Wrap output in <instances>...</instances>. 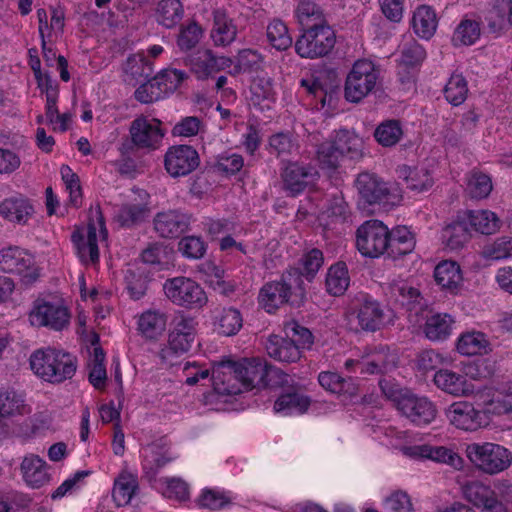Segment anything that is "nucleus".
<instances>
[{
    "label": "nucleus",
    "mask_w": 512,
    "mask_h": 512,
    "mask_svg": "<svg viewBox=\"0 0 512 512\" xmlns=\"http://www.w3.org/2000/svg\"><path fill=\"white\" fill-rule=\"evenodd\" d=\"M449 423L458 429L476 431L488 424L487 410L469 401L453 402L445 409Z\"/></svg>",
    "instance_id": "obj_10"
},
{
    "label": "nucleus",
    "mask_w": 512,
    "mask_h": 512,
    "mask_svg": "<svg viewBox=\"0 0 512 512\" xmlns=\"http://www.w3.org/2000/svg\"><path fill=\"white\" fill-rule=\"evenodd\" d=\"M389 229L379 220L364 222L356 232V246L366 257L376 258L387 253Z\"/></svg>",
    "instance_id": "obj_9"
},
{
    "label": "nucleus",
    "mask_w": 512,
    "mask_h": 512,
    "mask_svg": "<svg viewBox=\"0 0 512 512\" xmlns=\"http://www.w3.org/2000/svg\"><path fill=\"white\" fill-rule=\"evenodd\" d=\"M426 58V51L415 39L405 41L400 48L399 68L416 69Z\"/></svg>",
    "instance_id": "obj_46"
},
{
    "label": "nucleus",
    "mask_w": 512,
    "mask_h": 512,
    "mask_svg": "<svg viewBox=\"0 0 512 512\" xmlns=\"http://www.w3.org/2000/svg\"><path fill=\"white\" fill-rule=\"evenodd\" d=\"M355 187L359 195V204L363 208L385 204L389 200L390 190L387 183L374 173L358 174Z\"/></svg>",
    "instance_id": "obj_13"
},
{
    "label": "nucleus",
    "mask_w": 512,
    "mask_h": 512,
    "mask_svg": "<svg viewBox=\"0 0 512 512\" xmlns=\"http://www.w3.org/2000/svg\"><path fill=\"white\" fill-rule=\"evenodd\" d=\"M163 289L172 303L188 309H200L208 301L203 288L188 277L178 276L167 279Z\"/></svg>",
    "instance_id": "obj_7"
},
{
    "label": "nucleus",
    "mask_w": 512,
    "mask_h": 512,
    "mask_svg": "<svg viewBox=\"0 0 512 512\" xmlns=\"http://www.w3.org/2000/svg\"><path fill=\"white\" fill-rule=\"evenodd\" d=\"M433 381L439 389L453 396H466L473 392V386L465 375L449 369L438 370Z\"/></svg>",
    "instance_id": "obj_24"
},
{
    "label": "nucleus",
    "mask_w": 512,
    "mask_h": 512,
    "mask_svg": "<svg viewBox=\"0 0 512 512\" xmlns=\"http://www.w3.org/2000/svg\"><path fill=\"white\" fill-rule=\"evenodd\" d=\"M454 319L447 313H435L426 317L424 334L431 341H444L452 333Z\"/></svg>",
    "instance_id": "obj_33"
},
{
    "label": "nucleus",
    "mask_w": 512,
    "mask_h": 512,
    "mask_svg": "<svg viewBox=\"0 0 512 512\" xmlns=\"http://www.w3.org/2000/svg\"><path fill=\"white\" fill-rule=\"evenodd\" d=\"M29 319L34 326H45L60 331L69 324L70 314L63 305L36 301L29 314Z\"/></svg>",
    "instance_id": "obj_14"
},
{
    "label": "nucleus",
    "mask_w": 512,
    "mask_h": 512,
    "mask_svg": "<svg viewBox=\"0 0 512 512\" xmlns=\"http://www.w3.org/2000/svg\"><path fill=\"white\" fill-rule=\"evenodd\" d=\"M457 351L463 355H481L491 351L490 344L481 332H470L460 336L456 345Z\"/></svg>",
    "instance_id": "obj_45"
},
{
    "label": "nucleus",
    "mask_w": 512,
    "mask_h": 512,
    "mask_svg": "<svg viewBox=\"0 0 512 512\" xmlns=\"http://www.w3.org/2000/svg\"><path fill=\"white\" fill-rule=\"evenodd\" d=\"M149 213L146 204H124L117 212L116 218L122 227H132L145 220Z\"/></svg>",
    "instance_id": "obj_55"
},
{
    "label": "nucleus",
    "mask_w": 512,
    "mask_h": 512,
    "mask_svg": "<svg viewBox=\"0 0 512 512\" xmlns=\"http://www.w3.org/2000/svg\"><path fill=\"white\" fill-rule=\"evenodd\" d=\"M284 332L290 340H293L301 353L304 349H311L314 343L312 332L297 321L287 322L284 326Z\"/></svg>",
    "instance_id": "obj_58"
},
{
    "label": "nucleus",
    "mask_w": 512,
    "mask_h": 512,
    "mask_svg": "<svg viewBox=\"0 0 512 512\" xmlns=\"http://www.w3.org/2000/svg\"><path fill=\"white\" fill-rule=\"evenodd\" d=\"M492 188V180L487 174L479 171L472 172L467 183V192L471 198L485 199L491 193Z\"/></svg>",
    "instance_id": "obj_60"
},
{
    "label": "nucleus",
    "mask_w": 512,
    "mask_h": 512,
    "mask_svg": "<svg viewBox=\"0 0 512 512\" xmlns=\"http://www.w3.org/2000/svg\"><path fill=\"white\" fill-rule=\"evenodd\" d=\"M267 39L275 49L284 51L293 44V39L285 23L279 19L271 21L267 26Z\"/></svg>",
    "instance_id": "obj_54"
},
{
    "label": "nucleus",
    "mask_w": 512,
    "mask_h": 512,
    "mask_svg": "<svg viewBox=\"0 0 512 512\" xmlns=\"http://www.w3.org/2000/svg\"><path fill=\"white\" fill-rule=\"evenodd\" d=\"M300 84L309 94L319 98L323 107L327 99L330 102L334 93L339 89V81L332 71L320 74L313 79H302Z\"/></svg>",
    "instance_id": "obj_23"
},
{
    "label": "nucleus",
    "mask_w": 512,
    "mask_h": 512,
    "mask_svg": "<svg viewBox=\"0 0 512 512\" xmlns=\"http://www.w3.org/2000/svg\"><path fill=\"white\" fill-rule=\"evenodd\" d=\"M190 223L191 215L178 209L158 212L153 219L155 232L167 239L178 238L188 230Z\"/></svg>",
    "instance_id": "obj_17"
},
{
    "label": "nucleus",
    "mask_w": 512,
    "mask_h": 512,
    "mask_svg": "<svg viewBox=\"0 0 512 512\" xmlns=\"http://www.w3.org/2000/svg\"><path fill=\"white\" fill-rule=\"evenodd\" d=\"M25 484L33 489H39L50 481L47 463L38 455H26L20 465Z\"/></svg>",
    "instance_id": "obj_19"
},
{
    "label": "nucleus",
    "mask_w": 512,
    "mask_h": 512,
    "mask_svg": "<svg viewBox=\"0 0 512 512\" xmlns=\"http://www.w3.org/2000/svg\"><path fill=\"white\" fill-rule=\"evenodd\" d=\"M178 250L185 258L198 260L206 254L207 244L199 236H184L178 242Z\"/></svg>",
    "instance_id": "obj_63"
},
{
    "label": "nucleus",
    "mask_w": 512,
    "mask_h": 512,
    "mask_svg": "<svg viewBox=\"0 0 512 512\" xmlns=\"http://www.w3.org/2000/svg\"><path fill=\"white\" fill-rule=\"evenodd\" d=\"M0 270L20 276L25 286L32 285L40 276L33 255L18 246H9L0 250Z\"/></svg>",
    "instance_id": "obj_6"
},
{
    "label": "nucleus",
    "mask_w": 512,
    "mask_h": 512,
    "mask_svg": "<svg viewBox=\"0 0 512 512\" xmlns=\"http://www.w3.org/2000/svg\"><path fill=\"white\" fill-rule=\"evenodd\" d=\"M434 279L441 290L449 295L458 294L463 282L459 264L451 260L442 261L435 267Z\"/></svg>",
    "instance_id": "obj_20"
},
{
    "label": "nucleus",
    "mask_w": 512,
    "mask_h": 512,
    "mask_svg": "<svg viewBox=\"0 0 512 512\" xmlns=\"http://www.w3.org/2000/svg\"><path fill=\"white\" fill-rule=\"evenodd\" d=\"M481 35L480 23L472 19H463L456 27L452 41L455 46L474 44Z\"/></svg>",
    "instance_id": "obj_53"
},
{
    "label": "nucleus",
    "mask_w": 512,
    "mask_h": 512,
    "mask_svg": "<svg viewBox=\"0 0 512 512\" xmlns=\"http://www.w3.org/2000/svg\"><path fill=\"white\" fill-rule=\"evenodd\" d=\"M200 165L198 151L191 145H173L164 155V167L172 178L185 177Z\"/></svg>",
    "instance_id": "obj_11"
},
{
    "label": "nucleus",
    "mask_w": 512,
    "mask_h": 512,
    "mask_svg": "<svg viewBox=\"0 0 512 512\" xmlns=\"http://www.w3.org/2000/svg\"><path fill=\"white\" fill-rule=\"evenodd\" d=\"M214 323L219 334L233 336L242 328L243 319L238 309L229 307L217 311Z\"/></svg>",
    "instance_id": "obj_41"
},
{
    "label": "nucleus",
    "mask_w": 512,
    "mask_h": 512,
    "mask_svg": "<svg viewBox=\"0 0 512 512\" xmlns=\"http://www.w3.org/2000/svg\"><path fill=\"white\" fill-rule=\"evenodd\" d=\"M166 327V318L155 311H147L140 316L138 321L139 331L148 339H156Z\"/></svg>",
    "instance_id": "obj_50"
},
{
    "label": "nucleus",
    "mask_w": 512,
    "mask_h": 512,
    "mask_svg": "<svg viewBox=\"0 0 512 512\" xmlns=\"http://www.w3.org/2000/svg\"><path fill=\"white\" fill-rule=\"evenodd\" d=\"M319 384L332 393H352L351 378L345 379L336 372L323 371L318 375Z\"/></svg>",
    "instance_id": "obj_61"
},
{
    "label": "nucleus",
    "mask_w": 512,
    "mask_h": 512,
    "mask_svg": "<svg viewBox=\"0 0 512 512\" xmlns=\"http://www.w3.org/2000/svg\"><path fill=\"white\" fill-rule=\"evenodd\" d=\"M72 242L77 248L78 256L84 263H96L99 260V249L97 244L96 229L89 225L87 237L79 231H74L71 236Z\"/></svg>",
    "instance_id": "obj_34"
},
{
    "label": "nucleus",
    "mask_w": 512,
    "mask_h": 512,
    "mask_svg": "<svg viewBox=\"0 0 512 512\" xmlns=\"http://www.w3.org/2000/svg\"><path fill=\"white\" fill-rule=\"evenodd\" d=\"M471 238V232L467 220L464 217H458L457 220L447 225L442 230V240L451 250L462 248Z\"/></svg>",
    "instance_id": "obj_36"
},
{
    "label": "nucleus",
    "mask_w": 512,
    "mask_h": 512,
    "mask_svg": "<svg viewBox=\"0 0 512 512\" xmlns=\"http://www.w3.org/2000/svg\"><path fill=\"white\" fill-rule=\"evenodd\" d=\"M420 450L421 456L424 458L446 463L457 469L462 467V458L452 449L444 446L423 445L420 447Z\"/></svg>",
    "instance_id": "obj_52"
},
{
    "label": "nucleus",
    "mask_w": 512,
    "mask_h": 512,
    "mask_svg": "<svg viewBox=\"0 0 512 512\" xmlns=\"http://www.w3.org/2000/svg\"><path fill=\"white\" fill-rule=\"evenodd\" d=\"M356 317L361 331L374 333L385 326L383 305L372 296L362 294L357 298Z\"/></svg>",
    "instance_id": "obj_15"
},
{
    "label": "nucleus",
    "mask_w": 512,
    "mask_h": 512,
    "mask_svg": "<svg viewBox=\"0 0 512 512\" xmlns=\"http://www.w3.org/2000/svg\"><path fill=\"white\" fill-rule=\"evenodd\" d=\"M57 373L56 377L52 375L51 383H62L71 379L77 370V358L63 350L57 351V362L53 365Z\"/></svg>",
    "instance_id": "obj_57"
},
{
    "label": "nucleus",
    "mask_w": 512,
    "mask_h": 512,
    "mask_svg": "<svg viewBox=\"0 0 512 512\" xmlns=\"http://www.w3.org/2000/svg\"><path fill=\"white\" fill-rule=\"evenodd\" d=\"M266 363L260 358H244L241 361L222 359L214 363L212 378L224 382L221 375H225L224 370H228L229 374L241 382L245 390L262 388Z\"/></svg>",
    "instance_id": "obj_2"
},
{
    "label": "nucleus",
    "mask_w": 512,
    "mask_h": 512,
    "mask_svg": "<svg viewBox=\"0 0 512 512\" xmlns=\"http://www.w3.org/2000/svg\"><path fill=\"white\" fill-rule=\"evenodd\" d=\"M316 158L322 169L331 171H335L343 159L336 146L330 140H326L317 146Z\"/></svg>",
    "instance_id": "obj_59"
},
{
    "label": "nucleus",
    "mask_w": 512,
    "mask_h": 512,
    "mask_svg": "<svg viewBox=\"0 0 512 512\" xmlns=\"http://www.w3.org/2000/svg\"><path fill=\"white\" fill-rule=\"evenodd\" d=\"M466 455L479 471L488 475L499 474L512 464V452L500 444L491 442L469 444Z\"/></svg>",
    "instance_id": "obj_3"
},
{
    "label": "nucleus",
    "mask_w": 512,
    "mask_h": 512,
    "mask_svg": "<svg viewBox=\"0 0 512 512\" xmlns=\"http://www.w3.org/2000/svg\"><path fill=\"white\" fill-rule=\"evenodd\" d=\"M184 8L180 0H160L156 9L157 22L166 27H175L183 18Z\"/></svg>",
    "instance_id": "obj_44"
},
{
    "label": "nucleus",
    "mask_w": 512,
    "mask_h": 512,
    "mask_svg": "<svg viewBox=\"0 0 512 512\" xmlns=\"http://www.w3.org/2000/svg\"><path fill=\"white\" fill-rule=\"evenodd\" d=\"M311 400L298 392L292 391L281 394L274 404V410L278 413L290 415L304 413L308 410Z\"/></svg>",
    "instance_id": "obj_43"
},
{
    "label": "nucleus",
    "mask_w": 512,
    "mask_h": 512,
    "mask_svg": "<svg viewBox=\"0 0 512 512\" xmlns=\"http://www.w3.org/2000/svg\"><path fill=\"white\" fill-rule=\"evenodd\" d=\"M465 219L468 225L483 235L494 234L500 229L499 218L489 210H468Z\"/></svg>",
    "instance_id": "obj_37"
},
{
    "label": "nucleus",
    "mask_w": 512,
    "mask_h": 512,
    "mask_svg": "<svg viewBox=\"0 0 512 512\" xmlns=\"http://www.w3.org/2000/svg\"><path fill=\"white\" fill-rule=\"evenodd\" d=\"M195 339L192 318H181L169 334L166 353L182 354L190 350Z\"/></svg>",
    "instance_id": "obj_21"
},
{
    "label": "nucleus",
    "mask_w": 512,
    "mask_h": 512,
    "mask_svg": "<svg viewBox=\"0 0 512 512\" xmlns=\"http://www.w3.org/2000/svg\"><path fill=\"white\" fill-rule=\"evenodd\" d=\"M378 71L368 60H358L354 63L345 82V98L357 103L367 96L376 86Z\"/></svg>",
    "instance_id": "obj_8"
},
{
    "label": "nucleus",
    "mask_w": 512,
    "mask_h": 512,
    "mask_svg": "<svg viewBox=\"0 0 512 512\" xmlns=\"http://www.w3.org/2000/svg\"><path fill=\"white\" fill-rule=\"evenodd\" d=\"M57 349L42 348L34 351L29 359L32 371L45 381L52 382V375L56 377L57 373L53 365L57 362Z\"/></svg>",
    "instance_id": "obj_31"
},
{
    "label": "nucleus",
    "mask_w": 512,
    "mask_h": 512,
    "mask_svg": "<svg viewBox=\"0 0 512 512\" xmlns=\"http://www.w3.org/2000/svg\"><path fill=\"white\" fill-rule=\"evenodd\" d=\"M336 44V33L330 24L319 25L301 30L294 48L295 52L305 59H318L328 56Z\"/></svg>",
    "instance_id": "obj_5"
},
{
    "label": "nucleus",
    "mask_w": 512,
    "mask_h": 512,
    "mask_svg": "<svg viewBox=\"0 0 512 512\" xmlns=\"http://www.w3.org/2000/svg\"><path fill=\"white\" fill-rule=\"evenodd\" d=\"M149 282V273L145 267L133 266L125 273L126 289L133 300H139L146 294Z\"/></svg>",
    "instance_id": "obj_40"
},
{
    "label": "nucleus",
    "mask_w": 512,
    "mask_h": 512,
    "mask_svg": "<svg viewBox=\"0 0 512 512\" xmlns=\"http://www.w3.org/2000/svg\"><path fill=\"white\" fill-rule=\"evenodd\" d=\"M350 284V276L345 262L338 261L331 265L327 271L325 286L326 291L333 296H341Z\"/></svg>",
    "instance_id": "obj_38"
},
{
    "label": "nucleus",
    "mask_w": 512,
    "mask_h": 512,
    "mask_svg": "<svg viewBox=\"0 0 512 512\" xmlns=\"http://www.w3.org/2000/svg\"><path fill=\"white\" fill-rule=\"evenodd\" d=\"M268 355L280 362L294 363L297 362L302 354L298 347L290 340L288 336L270 335L265 343Z\"/></svg>",
    "instance_id": "obj_25"
},
{
    "label": "nucleus",
    "mask_w": 512,
    "mask_h": 512,
    "mask_svg": "<svg viewBox=\"0 0 512 512\" xmlns=\"http://www.w3.org/2000/svg\"><path fill=\"white\" fill-rule=\"evenodd\" d=\"M295 14L300 25V31L329 24L323 7L315 0H299Z\"/></svg>",
    "instance_id": "obj_28"
},
{
    "label": "nucleus",
    "mask_w": 512,
    "mask_h": 512,
    "mask_svg": "<svg viewBox=\"0 0 512 512\" xmlns=\"http://www.w3.org/2000/svg\"><path fill=\"white\" fill-rule=\"evenodd\" d=\"M463 495L468 502L485 510H495L499 506L494 491L478 481L464 485Z\"/></svg>",
    "instance_id": "obj_30"
},
{
    "label": "nucleus",
    "mask_w": 512,
    "mask_h": 512,
    "mask_svg": "<svg viewBox=\"0 0 512 512\" xmlns=\"http://www.w3.org/2000/svg\"><path fill=\"white\" fill-rule=\"evenodd\" d=\"M300 267H294L300 275V279L303 280V277L311 282L319 269L323 266L324 263V255L323 252L318 248H312L303 253L300 261Z\"/></svg>",
    "instance_id": "obj_49"
},
{
    "label": "nucleus",
    "mask_w": 512,
    "mask_h": 512,
    "mask_svg": "<svg viewBox=\"0 0 512 512\" xmlns=\"http://www.w3.org/2000/svg\"><path fill=\"white\" fill-rule=\"evenodd\" d=\"M296 148L293 135L289 132H278L268 138L267 151L277 158H285Z\"/></svg>",
    "instance_id": "obj_56"
},
{
    "label": "nucleus",
    "mask_w": 512,
    "mask_h": 512,
    "mask_svg": "<svg viewBox=\"0 0 512 512\" xmlns=\"http://www.w3.org/2000/svg\"><path fill=\"white\" fill-rule=\"evenodd\" d=\"M284 189L292 196L302 193L318 177L317 169L311 164L289 162L281 173Z\"/></svg>",
    "instance_id": "obj_16"
},
{
    "label": "nucleus",
    "mask_w": 512,
    "mask_h": 512,
    "mask_svg": "<svg viewBox=\"0 0 512 512\" xmlns=\"http://www.w3.org/2000/svg\"><path fill=\"white\" fill-rule=\"evenodd\" d=\"M237 36V27L233 19L223 9L213 11L211 38L216 46L230 45Z\"/></svg>",
    "instance_id": "obj_27"
},
{
    "label": "nucleus",
    "mask_w": 512,
    "mask_h": 512,
    "mask_svg": "<svg viewBox=\"0 0 512 512\" xmlns=\"http://www.w3.org/2000/svg\"><path fill=\"white\" fill-rule=\"evenodd\" d=\"M186 65L199 80H204L214 74L215 56L210 50H198L185 59Z\"/></svg>",
    "instance_id": "obj_42"
},
{
    "label": "nucleus",
    "mask_w": 512,
    "mask_h": 512,
    "mask_svg": "<svg viewBox=\"0 0 512 512\" xmlns=\"http://www.w3.org/2000/svg\"><path fill=\"white\" fill-rule=\"evenodd\" d=\"M138 489V479L135 475L122 472L115 479L112 497L118 507L128 505Z\"/></svg>",
    "instance_id": "obj_39"
},
{
    "label": "nucleus",
    "mask_w": 512,
    "mask_h": 512,
    "mask_svg": "<svg viewBox=\"0 0 512 512\" xmlns=\"http://www.w3.org/2000/svg\"><path fill=\"white\" fill-rule=\"evenodd\" d=\"M304 282L295 268L286 269L279 281L266 283L259 292V302L271 313L283 304L299 308L306 302Z\"/></svg>",
    "instance_id": "obj_1"
},
{
    "label": "nucleus",
    "mask_w": 512,
    "mask_h": 512,
    "mask_svg": "<svg viewBox=\"0 0 512 512\" xmlns=\"http://www.w3.org/2000/svg\"><path fill=\"white\" fill-rule=\"evenodd\" d=\"M156 75L158 76V85L167 94L175 92L188 78V74L185 71L171 67L161 70Z\"/></svg>",
    "instance_id": "obj_64"
},
{
    "label": "nucleus",
    "mask_w": 512,
    "mask_h": 512,
    "mask_svg": "<svg viewBox=\"0 0 512 512\" xmlns=\"http://www.w3.org/2000/svg\"><path fill=\"white\" fill-rule=\"evenodd\" d=\"M438 20L435 11L427 5L419 6L412 17L414 33L425 40H429L436 32Z\"/></svg>",
    "instance_id": "obj_35"
},
{
    "label": "nucleus",
    "mask_w": 512,
    "mask_h": 512,
    "mask_svg": "<svg viewBox=\"0 0 512 512\" xmlns=\"http://www.w3.org/2000/svg\"><path fill=\"white\" fill-rule=\"evenodd\" d=\"M398 356L388 346L379 345L367 354V359L360 363L362 373L370 375L386 374L398 365Z\"/></svg>",
    "instance_id": "obj_18"
},
{
    "label": "nucleus",
    "mask_w": 512,
    "mask_h": 512,
    "mask_svg": "<svg viewBox=\"0 0 512 512\" xmlns=\"http://www.w3.org/2000/svg\"><path fill=\"white\" fill-rule=\"evenodd\" d=\"M390 293L394 300L408 311L418 314L426 306L420 291L406 281L394 282L390 286Z\"/></svg>",
    "instance_id": "obj_29"
},
{
    "label": "nucleus",
    "mask_w": 512,
    "mask_h": 512,
    "mask_svg": "<svg viewBox=\"0 0 512 512\" xmlns=\"http://www.w3.org/2000/svg\"><path fill=\"white\" fill-rule=\"evenodd\" d=\"M445 99L453 106L461 105L467 98L468 85L461 74H452L443 89Z\"/></svg>",
    "instance_id": "obj_51"
},
{
    "label": "nucleus",
    "mask_w": 512,
    "mask_h": 512,
    "mask_svg": "<svg viewBox=\"0 0 512 512\" xmlns=\"http://www.w3.org/2000/svg\"><path fill=\"white\" fill-rule=\"evenodd\" d=\"M414 234L406 226H397L389 230L387 257L396 260L410 254L415 249Z\"/></svg>",
    "instance_id": "obj_26"
},
{
    "label": "nucleus",
    "mask_w": 512,
    "mask_h": 512,
    "mask_svg": "<svg viewBox=\"0 0 512 512\" xmlns=\"http://www.w3.org/2000/svg\"><path fill=\"white\" fill-rule=\"evenodd\" d=\"M161 124V121L156 118L149 119L143 115L135 118L129 127L130 137L124 139L121 144V154H130L134 149L156 150L165 135Z\"/></svg>",
    "instance_id": "obj_4"
},
{
    "label": "nucleus",
    "mask_w": 512,
    "mask_h": 512,
    "mask_svg": "<svg viewBox=\"0 0 512 512\" xmlns=\"http://www.w3.org/2000/svg\"><path fill=\"white\" fill-rule=\"evenodd\" d=\"M330 141L343 158L348 156L350 159H357L362 156L360 140L346 129L337 131Z\"/></svg>",
    "instance_id": "obj_48"
},
{
    "label": "nucleus",
    "mask_w": 512,
    "mask_h": 512,
    "mask_svg": "<svg viewBox=\"0 0 512 512\" xmlns=\"http://www.w3.org/2000/svg\"><path fill=\"white\" fill-rule=\"evenodd\" d=\"M300 84L309 94L319 98L323 107L327 99L330 102L334 93L339 89V81L332 71L320 74L313 79H302Z\"/></svg>",
    "instance_id": "obj_22"
},
{
    "label": "nucleus",
    "mask_w": 512,
    "mask_h": 512,
    "mask_svg": "<svg viewBox=\"0 0 512 512\" xmlns=\"http://www.w3.org/2000/svg\"><path fill=\"white\" fill-rule=\"evenodd\" d=\"M397 410L416 426L429 425L437 416V408L430 399L411 391L399 401Z\"/></svg>",
    "instance_id": "obj_12"
},
{
    "label": "nucleus",
    "mask_w": 512,
    "mask_h": 512,
    "mask_svg": "<svg viewBox=\"0 0 512 512\" xmlns=\"http://www.w3.org/2000/svg\"><path fill=\"white\" fill-rule=\"evenodd\" d=\"M402 136L401 122L397 119H388L381 122L374 131L376 141L383 147L395 146Z\"/></svg>",
    "instance_id": "obj_47"
},
{
    "label": "nucleus",
    "mask_w": 512,
    "mask_h": 512,
    "mask_svg": "<svg viewBox=\"0 0 512 512\" xmlns=\"http://www.w3.org/2000/svg\"><path fill=\"white\" fill-rule=\"evenodd\" d=\"M24 407V399L15 391L0 392V418L22 414Z\"/></svg>",
    "instance_id": "obj_62"
},
{
    "label": "nucleus",
    "mask_w": 512,
    "mask_h": 512,
    "mask_svg": "<svg viewBox=\"0 0 512 512\" xmlns=\"http://www.w3.org/2000/svg\"><path fill=\"white\" fill-rule=\"evenodd\" d=\"M33 212V206L23 197H10L0 203V215L18 224H25Z\"/></svg>",
    "instance_id": "obj_32"
}]
</instances>
